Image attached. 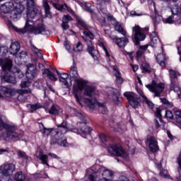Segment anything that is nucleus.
I'll return each instance as SVG.
<instances>
[{"instance_id": "obj_4", "label": "nucleus", "mask_w": 181, "mask_h": 181, "mask_svg": "<svg viewBox=\"0 0 181 181\" xmlns=\"http://www.w3.org/2000/svg\"><path fill=\"white\" fill-rule=\"evenodd\" d=\"M5 116H0V131L6 129V133H1V136L4 141H9L11 139H15L19 141L23 138V132H16V127L13 125H9L4 122Z\"/></svg>"}, {"instance_id": "obj_46", "label": "nucleus", "mask_w": 181, "mask_h": 181, "mask_svg": "<svg viewBox=\"0 0 181 181\" xmlns=\"http://www.w3.org/2000/svg\"><path fill=\"white\" fill-rule=\"evenodd\" d=\"M110 93L111 94L112 98L115 101V103H117L118 104L119 101V98H118V93H115L114 90H110Z\"/></svg>"}, {"instance_id": "obj_32", "label": "nucleus", "mask_w": 181, "mask_h": 181, "mask_svg": "<svg viewBox=\"0 0 181 181\" xmlns=\"http://www.w3.org/2000/svg\"><path fill=\"white\" fill-rule=\"evenodd\" d=\"M42 74H47V77H48L49 80H52V81H57V78H56L54 74H53L49 69H45Z\"/></svg>"}, {"instance_id": "obj_13", "label": "nucleus", "mask_w": 181, "mask_h": 181, "mask_svg": "<svg viewBox=\"0 0 181 181\" xmlns=\"http://www.w3.org/2000/svg\"><path fill=\"white\" fill-rule=\"evenodd\" d=\"M76 19L77 21V26L79 28V29H81V28H83L84 30L83 32V35L85 36H87L89 39H91V40H94L95 36L93 33H91L90 30H91V26L88 25L87 23L81 18V17L76 16Z\"/></svg>"}, {"instance_id": "obj_60", "label": "nucleus", "mask_w": 181, "mask_h": 181, "mask_svg": "<svg viewBox=\"0 0 181 181\" xmlns=\"http://www.w3.org/2000/svg\"><path fill=\"white\" fill-rule=\"evenodd\" d=\"M49 156H51L52 158H53L54 159H60V157L57 156V155L53 153H48Z\"/></svg>"}, {"instance_id": "obj_22", "label": "nucleus", "mask_w": 181, "mask_h": 181, "mask_svg": "<svg viewBox=\"0 0 181 181\" xmlns=\"http://www.w3.org/2000/svg\"><path fill=\"white\" fill-rule=\"evenodd\" d=\"M14 6L12 1L6 2L0 7V11L6 16V15H9V13L13 11Z\"/></svg>"}, {"instance_id": "obj_35", "label": "nucleus", "mask_w": 181, "mask_h": 181, "mask_svg": "<svg viewBox=\"0 0 181 181\" xmlns=\"http://www.w3.org/2000/svg\"><path fill=\"white\" fill-rule=\"evenodd\" d=\"M26 176L22 172H18L14 175V180L16 181H25Z\"/></svg>"}, {"instance_id": "obj_37", "label": "nucleus", "mask_w": 181, "mask_h": 181, "mask_svg": "<svg viewBox=\"0 0 181 181\" xmlns=\"http://www.w3.org/2000/svg\"><path fill=\"white\" fill-rule=\"evenodd\" d=\"M139 93L141 97H142V98H144V101H146V103L148 105L149 108H153V103L152 102H151V100H148V98H146V96H145V95H144V93L141 90Z\"/></svg>"}, {"instance_id": "obj_15", "label": "nucleus", "mask_w": 181, "mask_h": 181, "mask_svg": "<svg viewBox=\"0 0 181 181\" xmlns=\"http://www.w3.org/2000/svg\"><path fill=\"white\" fill-rule=\"evenodd\" d=\"M151 93H154L155 97H160V94L163 93L165 90V84L160 83H157L155 81H152L151 84H148L146 86Z\"/></svg>"}, {"instance_id": "obj_18", "label": "nucleus", "mask_w": 181, "mask_h": 181, "mask_svg": "<svg viewBox=\"0 0 181 181\" xmlns=\"http://www.w3.org/2000/svg\"><path fill=\"white\" fill-rule=\"evenodd\" d=\"M82 39L88 46L87 51L90 54V56H92L94 60H98V51L94 49V45H93L91 40L83 36H82Z\"/></svg>"}, {"instance_id": "obj_25", "label": "nucleus", "mask_w": 181, "mask_h": 181, "mask_svg": "<svg viewBox=\"0 0 181 181\" xmlns=\"http://www.w3.org/2000/svg\"><path fill=\"white\" fill-rule=\"evenodd\" d=\"M21 49V45H19V42H13L9 48V52L13 56H15V54H18V52Z\"/></svg>"}, {"instance_id": "obj_10", "label": "nucleus", "mask_w": 181, "mask_h": 181, "mask_svg": "<svg viewBox=\"0 0 181 181\" xmlns=\"http://www.w3.org/2000/svg\"><path fill=\"white\" fill-rule=\"evenodd\" d=\"M107 152L110 156H119L123 159H128V154L120 145L110 144L107 147Z\"/></svg>"}, {"instance_id": "obj_53", "label": "nucleus", "mask_w": 181, "mask_h": 181, "mask_svg": "<svg viewBox=\"0 0 181 181\" xmlns=\"http://www.w3.org/2000/svg\"><path fill=\"white\" fill-rule=\"evenodd\" d=\"M30 86L29 81H23L21 83V88H26Z\"/></svg>"}, {"instance_id": "obj_8", "label": "nucleus", "mask_w": 181, "mask_h": 181, "mask_svg": "<svg viewBox=\"0 0 181 181\" xmlns=\"http://www.w3.org/2000/svg\"><path fill=\"white\" fill-rule=\"evenodd\" d=\"M69 76L71 78H74L76 83V85L74 87V91H83V90H84V86L86 84H87L88 81L78 77L77 67H76L74 65L71 66Z\"/></svg>"}, {"instance_id": "obj_39", "label": "nucleus", "mask_w": 181, "mask_h": 181, "mask_svg": "<svg viewBox=\"0 0 181 181\" xmlns=\"http://www.w3.org/2000/svg\"><path fill=\"white\" fill-rule=\"evenodd\" d=\"M17 155L19 156V158H22L23 159H25V160H28V162L29 160H30V157L26 155V153H25L24 151L19 150L17 152Z\"/></svg>"}, {"instance_id": "obj_58", "label": "nucleus", "mask_w": 181, "mask_h": 181, "mask_svg": "<svg viewBox=\"0 0 181 181\" xmlns=\"http://www.w3.org/2000/svg\"><path fill=\"white\" fill-rule=\"evenodd\" d=\"M131 16H142V13H137L136 11H132L130 12Z\"/></svg>"}, {"instance_id": "obj_16", "label": "nucleus", "mask_w": 181, "mask_h": 181, "mask_svg": "<svg viewBox=\"0 0 181 181\" xmlns=\"http://www.w3.org/2000/svg\"><path fill=\"white\" fill-rule=\"evenodd\" d=\"M132 31L134 35V45L136 46H139V42H142V40H145L146 35L145 34L141 32V27L139 25H136L132 28Z\"/></svg>"}, {"instance_id": "obj_20", "label": "nucleus", "mask_w": 181, "mask_h": 181, "mask_svg": "<svg viewBox=\"0 0 181 181\" xmlns=\"http://www.w3.org/2000/svg\"><path fill=\"white\" fill-rule=\"evenodd\" d=\"M57 76L59 77V81L63 83L66 87L71 86V79L69 78V74L64 72H59L57 71Z\"/></svg>"}, {"instance_id": "obj_34", "label": "nucleus", "mask_w": 181, "mask_h": 181, "mask_svg": "<svg viewBox=\"0 0 181 181\" xmlns=\"http://www.w3.org/2000/svg\"><path fill=\"white\" fill-rule=\"evenodd\" d=\"M17 5H18V6H23V5H22L23 4V2H26V5L27 6H32L33 5V2H35V0H13Z\"/></svg>"}, {"instance_id": "obj_11", "label": "nucleus", "mask_w": 181, "mask_h": 181, "mask_svg": "<svg viewBox=\"0 0 181 181\" xmlns=\"http://www.w3.org/2000/svg\"><path fill=\"white\" fill-rule=\"evenodd\" d=\"M169 73L170 78V89L171 91L177 93L179 98H181V88L179 87V83L177 82V74L179 75V73L173 69H170Z\"/></svg>"}, {"instance_id": "obj_6", "label": "nucleus", "mask_w": 181, "mask_h": 181, "mask_svg": "<svg viewBox=\"0 0 181 181\" xmlns=\"http://www.w3.org/2000/svg\"><path fill=\"white\" fill-rule=\"evenodd\" d=\"M92 170L96 175V181H110L114 175L112 170L100 165L93 166Z\"/></svg>"}, {"instance_id": "obj_51", "label": "nucleus", "mask_w": 181, "mask_h": 181, "mask_svg": "<svg viewBox=\"0 0 181 181\" xmlns=\"http://www.w3.org/2000/svg\"><path fill=\"white\" fill-rule=\"evenodd\" d=\"M160 176H161V177H168V179H172V177L168 175V170H160Z\"/></svg>"}, {"instance_id": "obj_14", "label": "nucleus", "mask_w": 181, "mask_h": 181, "mask_svg": "<svg viewBox=\"0 0 181 181\" xmlns=\"http://www.w3.org/2000/svg\"><path fill=\"white\" fill-rule=\"evenodd\" d=\"M25 11V6H16V8L11 11L10 13L4 16V18H7L8 21H13V22H17L21 19L22 12Z\"/></svg>"}, {"instance_id": "obj_31", "label": "nucleus", "mask_w": 181, "mask_h": 181, "mask_svg": "<svg viewBox=\"0 0 181 181\" xmlns=\"http://www.w3.org/2000/svg\"><path fill=\"white\" fill-rule=\"evenodd\" d=\"M60 111V107L57 105H52L49 110V114L51 115H59Z\"/></svg>"}, {"instance_id": "obj_50", "label": "nucleus", "mask_w": 181, "mask_h": 181, "mask_svg": "<svg viewBox=\"0 0 181 181\" xmlns=\"http://www.w3.org/2000/svg\"><path fill=\"white\" fill-rule=\"evenodd\" d=\"M1 91L4 93V94H8L9 95H12V89L11 88L4 86L1 88Z\"/></svg>"}, {"instance_id": "obj_24", "label": "nucleus", "mask_w": 181, "mask_h": 181, "mask_svg": "<svg viewBox=\"0 0 181 181\" xmlns=\"http://www.w3.org/2000/svg\"><path fill=\"white\" fill-rule=\"evenodd\" d=\"M69 21L71 22H73V18L69 15H65L62 18V28L63 30H67L70 28V25H69Z\"/></svg>"}, {"instance_id": "obj_19", "label": "nucleus", "mask_w": 181, "mask_h": 181, "mask_svg": "<svg viewBox=\"0 0 181 181\" xmlns=\"http://www.w3.org/2000/svg\"><path fill=\"white\" fill-rule=\"evenodd\" d=\"M147 145L151 152H153V153H156V152H158V151H159L158 140H156V138H155V136H150L148 139H147Z\"/></svg>"}, {"instance_id": "obj_3", "label": "nucleus", "mask_w": 181, "mask_h": 181, "mask_svg": "<svg viewBox=\"0 0 181 181\" xmlns=\"http://www.w3.org/2000/svg\"><path fill=\"white\" fill-rule=\"evenodd\" d=\"M0 66L3 71L1 78H3L6 83L16 84V78L14 74H19L21 69L16 66H13L12 59L8 58L0 59Z\"/></svg>"}, {"instance_id": "obj_17", "label": "nucleus", "mask_w": 181, "mask_h": 181, "mask_svg": "<svg viewBox=\"0 0 181 181\" xmlns=\"http://www.w3.org/2000/svg\"><path fill=\"white\" fill-rule=\"evenodd\" d=\"M124 97L127 98L130 105L133 107V108H136V107H139V101H141V98L136 97V95L132 92H126L124 93Z\"/></svg>"}, {"instance_id": "obj_29", "label": "nucleus", "mask_w": 181, "mask_h": 181, "mask_svg": "<svg viewBox=\"0 0 181 181\" xmlns=\"http://www.w3.org/2000/svg\"><path fill=\"white\" fill-rule=\"evenodd\" d=\"M38 158L39 159L41 160V162L42 163V165H46L47 166H49V156H47V155H45L43 153V152L40 151L39 154H38Z\"/></svg>"}, {"instance_id": "obj_1", "label": "nucleus", "mask_w": 181, "mask_h": 181, "mask_svg": "<svg viewBox=\"0 0 181 181\" xmlns=\"http://www.w3.org/2000/svg\"><path fill=\"white\" fill-rule=\"evenodd\" d=\"M40 13V8L35 6V1H33V5H27V17L28 19L25 23V25L23 28H18L13 25V29L18 33H26V32H30L34 33V35H50V31L46 28V26L43 24H39L36 27H33L35 23L30 19H35L37 15Z\"/></svg>"}, {"instance_id": "obj_5", "label": "nucleus", "mask_w": 181, "mask_h": 181, "mask_svg": "<svg viewBox=\"0 0 181 181\" xmlns=\"http://www.w3.org/2000/svg\"><path fill=\"white\" fill-rule=\"evenodd\" d=\"M115 30L122 35L124 37H119L117 35H110V38L111 40H112L113 43H115V45L118 46V47H120V49H124V47H125L128 43H129V40H128V37H127V32L124 30L122 25H121V24L117 21H115Z\"/></svg>"}, {"instance_id": "obj_21", "label": "nucleus", "mask_w": 181, "mask_h": 181, "mask_svg": "<svg viewBox=\"0 0 181 181\" xmlns=\"http://www.w3.org/2000/svg\"><path fill=\"white\" fill-rule=\"evenodd\" d=\"M1 169H3V172L5 176H11V175L15 172V169L16 167L13 163L4 164L1 165Z\"/></svg>"}, {"instance_id": "obj_45", "label": "nucleus", "mask_w": 181, "mask_h": 181, "mask_svg": "<svg viewBox=\"0 0 181 181\" xmlns=\"http://www.w3.org/2000/svg\"><path fill=\"white\" fill-rule=\"evenodd\" d=\"M155 18H153V22H154V26L155 28H156L157 25H159L160 22H162V16L156 14V13H155Z\"/></svg>"}, {"instance_id": "obj_59", "label": "nucleus", "mask_w": 181, "mask_h": 181, "mask_svg": "<svg viewBox=\"0 0 181 181\" xmlns=\"http://www.w3.org/2000/svg\"><path fill=\"white\" fill-rule=\"evenodd\" d=\"M4 176H5V173H4V170L2 167H0V180H2L4 179Z\"/></svg>"}, {"instance_id": "obj_12", "label": "nucleus", "mask_w": 181, "mask_h": 181, "mask_svg": "<svg viewBox=\"0 0 181 181\" xmlns=\"http://www.w3.org/2000/svg\"><path fill=\"white\" fill-rule=\"evenodd\" d=\"M84 101L85 104H86L87 107H88L90 110H94V108H95V105H98V107H99V112L101 114H108V110H107L105 105H104V103H98L97 99L86 98Z\"/></svg>"}, {"instance_id": "obj_56", "label": "nucleus", "mask_w": 181, "mask_h": 181, "mask_svg": "<svg viewBox=\"0 0 181 181\" xmlns=\"http://www.w3.org/2000/svg\"><path fill=\"white\" fill-rule=\"evenodd\" d=\"M74 97L76 98V100L77 101V103H78V104H80V105H83L81 104V98L78 95V93H74Z\"/></svg>"}, {"instance_id": "obj_62", "label": "nucleus", "mask_w": 181, "mask_h": 181, "mask_svg": "<svg viewBox=\"0 0 181 181\" xmlns=\"http://www.w3.org/2000/svg\"><path fill=\"white\" fill-rule=\"evenodd\" d=\"M175 115L176 117H178V118H181V110H175Z\"/></svg>"}, {"instance_id": "obj_42", "label": "nucleus", "mask_w": 181, "mask_h": 181, "mask_svg": "<svg viewBox=\"0 0 181 181\" xmlns=\"http://www.w3.org/2000/svg\"><path fill=\"white\" fill-rule=\"evenodd\" d=\"M32 90H30V89H28V90H25V89H22V90H18L17 91L18 94H19V95L18 96V100H21V97H22V95H23V94H29V93H31Z\"/></svg>"}, {"instance_id": "obj_26", "label": "nucleus", "mask_w": 181, "mask_h": 181, "mask_svg": "<svg viewBox=\"0 0 181 181\" xmlns=\"http://www.w3.org/2000/svg\"><path fill=\"white\" fill-rule=\"evenodd\" d=\"M52 6L57 11H60L61 12L63 11H67V12H71V8L67 6V4H58L56 3H52Z\"/></svg>"}, {"instance_id": "obj_61", "label": "nucleus", "mask_w": 181, "mask_h": 181, "mask_svg": "<svg viewBox=\"0 0 181 181\" xmlns=\"http://www.w3.org/2000/svg\"><path fill=\"white\" fill-rule=\"evenodd\" d=\"M144 52L142 51V49H139L137 52H136V56L137 57H141L143 54H144Z\"/></svg>"}, {"instance_id": "obj_54", "label": "nucleus", "mask_w": 181, "mask_h": 181, "mask_svg": "<svg viewBox=\"0 0 181 181\" xmlns=\"http://www.w3.org/2000/svg\"><path fill=\"white\" fill-rule=\"evenodd\" d=\"M165 117H166V118H169L170 119H173V113H172V111L170 110H166Z\"/></svg>"}, {"instance_id": "obj_2", "label": "nucleus", "mask_w": 181, "mask_h": 181, "mask_svg": "<svg viewBox=\"0 0 181 181\" xmlns=\"http://www.w3.org/2000/svg\"><path fill=\"white\" fill-rule=\"evenodd\" d=\"M57 129H41V134L43 136H48L51 134V145L57 144L59 146H69L67 143V138L64 136V134L69 132V125L67 122H63L61 124L57 125Z\"/></svg>"}, {"instance_id": "obj_64", "label": "nucleus", "mask_w": 181, "mask_h": 181, "mask_svg": "<svg viewBox=\"0 0 181 181\" xmlns=\"http://www.w3.org/2000/svg\"><path fill=\"white\" fill-rule=\"evenodd\" d=\"M4 181H13V180H12V178L11 177L6 176Z\"/></svg>"}, {"instance_id": "obj_43", "label": "nucleus", "mask_w": 181, "mask_h": 181, "mask_svg": "<svg viewBox=\"0 0 181 181\" xmlns=\"http://www.w3.org/2000/svg\"><path fill=\"white\" fill-rule=\"evenodd\" d=\"M28 107H30V112H35L36 110L41 108L40 104H34V105H28Z\"/></svg>"}, {"instance_id": "obj_30", "label": "nucleus", "mask_w": 181, "mask_h": 181, "mask_svg": "<svg viewBox=\"0 0 181 181\" xmlns=\"http://www.w3.org/2000/svg\"><path fill=\"white\" fill-rule=\"evenodd\" d=\"M42 6L45 9L46 17L52 18V12H50V6L49 5V3L46 1V0L43 1Z\"/></svg>"}, {"instance_id": "obj_49", "label": "nucleus", "mask_w": 181, "mask_h": 181, "mask_svg": "<svg viewBox=\"0 0 181 181\" xmlns=\"http://www.w3.org/2000/svg\"><path fill=\"white\" fill-rule=\"evenodd\" d=\"M115 77L118 84H122V83H124V79L121 77V73H119V71H117V73L115 74Z\"/></svg>"}, {"instance_id": "obj_63", "label": "nucleus", "mask_w": 181, "mask_h": 181, "mask_svg": "<svg viewBox=\"0 0 181 181\" xmlns=\"http://www.w3.org/2000/svg\"><path fill=\"white\" fill-rule=\"evenodd\" d=\"M146 49H148V45L139 47V49L142 50L143 52H145Z\"/></svg>"}, {"instance_id": "obj_55", "label": "nucleus", "mask_w": 181, "mask_h": 181, "mask_svg": "<svg viewBox=\"0 0 181 181\" xmlns=\"http://www.w3.org/2000/svg\"><path fill=\"white\" fill-rule=\"evenodd\" d=\"M177 50H178V54H180V62H181V52L179 51L180 49H181V37H180V39L177 42Z\"/></svg>"}, {"instance_id": "obj_28", "label": "nucleus", "mask_w": 181, "mask_h": 181, "mask_svg": "<svg viewBox=\"0 0 181 181\" xmlns=\"http://www.w3.org/2000/svg\"><path fill=\"white\" fill-rule=\"evenodd\" d=\"M85 181H97V174L93 171V167L85 175Z\"/></svg>"}, {"instance_id": "obj_57", "label": "nucleus", "mask_w": 181, "mask_h": 181, "mask_svg": "<svg viewBox=\"0 0 181 181\" xmlns=\"http://www.w3.org/2000/svg\"><path fill=\"white\" fill-rule=\"evenodd\" d=\"M156 115L160 122H162V114L160 113V110H158L156 112Z\"/></svg>"}, {"instance_id": "obj_48", "label": "nucleus", "mask_w": 181, "mask_h": 181, "mask_svg": "<svg viewBox=\"0 0 181 181\" xmlns=\"http://www.w3.org/2000/svg\"><path fill=\"white\" fill-rule=\"evenodd\" d=\"M160 100L161 103H163V104L167 105V107H168L169 108H172V107H173V103L169 102V100H166V98H160Z\"/></svg>"}, {"instance_id": "obj_38", "label": "nucleus", "mask_w": 181, "mask_h": 181, "mask_svg": "<svg viewBox=\"0 0 181 181\" xmlns=\"http://www.w3.org/2000/svg\"><path fill=\"white\" fill-rule=\"evenodd\" d=\"M84 9L86 12H89V13H94V6H92L89 3H84Z\"/></svg>"}, {"instance_id": "obj_9", "label": "nucleus", "mask_w": 181, "mask_h": 181, "mask_svg": "<svg viewBox=\"0 0 181 181\" xmlns=\"http://www.w3.org/2000/svg\"><path fill=\"white\" fill-rule=\"evenodd\" d=\"M172 16H169L168 18L163 19L164 23H181V4H175L170 8Z\"/></svg>"}, {"instance_id": "obj_36", "label": "nucleus", "mask_w": 181, "mask_h": 181, "mask_svg": "<svg viewBox=\"0 0 181 181\" xmlns=\"http://www.w3.org/2000/svg\"><path fill=\"white\" fill-rule=\"evenodd\" d=\"M31 49L35 53L37 57H39L40 59H43V54H42V52H40V49H37L35 45H31Z\"/></svg>"}, {"instance_id": "obj_7", "label": "nucleus", "mask_w": 181, "mask_h": 181, "mask_svg": "<svg viewBox=\"0 0 181 181\" xmlns=\"http://www.w3.org/2000/svg\"><path fill=\"white\" fill-rule=\"evenodd\" d=\"M75 116L78 119H81L82 122H79V124H83V125L81 127V129H77L76 127H74L71 129V132H74L75 134H78V135H81V136L85 137V135H89L91 132V128L87 126V122H86V117L83 114L78 111H75Z\"/></svg>"}, {"instance_id": "obj_44", "label": "nucleus", "mask_w": 181, "mask_h": 181, "mask_svg": "<svg viewBox=\"0 0 181 181\" xmlns=\"http://www.w3.org/2000/svg\"><path fill=\"white\" fill-rule=\"evenodd\" d=\"M99 139L100 142L102 143V146H105L107 137L105 136V134L101 133L99 134Z\"/></svg>"}, {"instance_id": "obj_47", "label": "nucleus", "mask_w": 181, "mask_h": 181, "mask_svg": "<svg viewBox=\"0 0 181 181\" xmlns=\"http://www.w3.org/2000/svg\"><path fill=\"white\" fill-rule=\"evenodd\" d=\"M141 69L143 71H146V73H152V71L149 69V65L148 64L143 63L141 65Z\"/></svg>"}, {"instance_id": "obj_33", "label": "nucleus", "mask_w": 181, "mask_h": 181, "mask_svg": "<svg viewBox=\"0 0 181 181\" xmlns=\"http://www.w3.org/2000/svg\"><path fill=\"white\" fill-rule=\"evenodd\" d=\"M156 60L158 64L161 66V67H165V60H166V58L165 57V54H158L156 57Z\"/></svg>"}, {"instance_id": "obj_23", "label": "nucleus", "mask_w": 181, "mask_h": 181, "mask_svg": "<svg viewBox=\"0 0 181 181\" xmlns=\"http://www.w3.org/2000/svg\"><path fill=\"white\" fill-rule=\"evenodd\" d=\"M83 95L85 97H93L95 94V87L92 86H84Z\"/></svg>"}, {"instance_id": "obj_40", "label": "nucleus", "mask_w": 181, "mask_h": 181, "mask_svg": "<svg viewBox=\"0 0 181 181\" xmlns=\"http://www.w3.org/2000/svg\"><path fill=\"white\" fill-rule=\"evenodd\" d=\"M158 42H159V37H158V36H153V35H151L150 45L153 47L156 45H157Z\"/></svg>"}, {"instance_id": "obj_27", "label": "nucleus", "mask_w": 181, "mask_h": 181, "mask_svg": "<svg viewBox=\"0 0 181 181\" xmlns=\"http://www.w3.org/2000/svg\"><path fill=\"white\" fill-rule=\"evenodd\" d=\"M25 76L28 80L35 78V76H36V68L35 66H29L28 68Z\"/></svg>"}, {"instance_id": "obj_52", "label": "nucleus", "mask_w": 181, "mask_h": 181, "mask_svg": "<svg viewBox=\"0 0 181 181\" xmlns=\"http://www.w3.org/2000/svg\"><path fill=\"white\" fill-rule=\"evenodd\" d=\"M74 52H82L83 51V45L81 42H78L76 47L74 48Z\"/></svg>"}, {"instance_id": "obj_41", "label": "nucleus", "mask_w": 181, "mask_h": 181, "mask_svg": "<svg viewBox=\"0 0 181 181\" xmlns=\"http://www.w3.org/2000/svg\"><path fill=\"white\" fill-rule=\"evenodd\" d=\"M110 125L115 129H121V124L119 123H116L115 121H114V119H110Z\"/></svg>"}]
</instances>
